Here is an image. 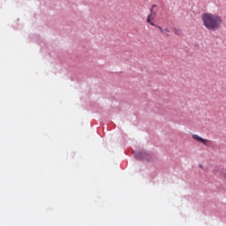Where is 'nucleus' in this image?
Masks as SVG:
<instances>
[{
    "label": "nucleus",
    "mask_w": 226,
    "mask_h": 226,
    "mask_svg": "<svg viewBox=\"0 0 226 226\" xmlns=\"http://www.w3.org/2000/svg\"><path fill=\"white\" fill-rule=\"evenodd\" d=\"M201 20L203 22L204 27L207 31H218L222 28L223 24V19L222 16L211 12H205L201 15Z\"/></svg>",
    "instance_id": "obj_1"
},
{
    "label": "nucleus",
    "mask_w": 226,
    "mask_h": 226,
    "mask_svg": "<svg viewBox=\"0 0 226 226\" xmlns=\"http://www.w3.org/2000/svg\"><path fill=\"white\" fill-rule=\"evenodd\" d=\"M154 19H156V12H154L153 11V9H151V12L150 14L147 16V22H148V24L150 26H154V27H156L157 25H155L154 23H153L151 20H154Z\"/></svg>",
    "instance_id": "obj_2"
},
{
    "label": "nucleus",
    "mask_w": 226,
    "mask_h": 226,
    "mask_svg": "<svg viewBox=\"0 0 226 226\" xmlns=\"http://www.w3.org/2000/svg\"><path fill=\"white\" fill-rule=\"evenodd\" d=\"M192 139L196 140L197 142H200L203 146H208L207 142H209L208 139H206L204 138H201L200 136L197 134H192Z\"/></svg>",
    "instance_id": "obj_3"
},
{
    "label": "nucleus",
    "mask_w": 226,
    "mask_h": 226,
    "mask_svg": "<svg viewBox=\"0 0 226 226\" xmlns=\"http://www.w3.org/2000/svg\"><path fill=\"white\" fill-rule=\"evenodd\" d=\"M155 27H157V29L160 30V32L162 34H166V33H170V29H169L168 27L163 29L162 26H155Z\"/></svg>",
    "instance_id": "obj_4"
},
{
    "label": "nucleus",
    "mask_w": 226,
    "mask_h": 226,
    "mask_svg": "<svg viewBox=\"0 0 226 226\" xmlns=\"http://www.w3.org/2000/svg\"><path fill=\"white\" fill-rule=\"evenodd\" d=\"M175 34L177 36H180V34H183V32L177 28H175Z\"/></svg>",
    "instance_id": "obj_5"
}]
</instances>
